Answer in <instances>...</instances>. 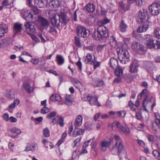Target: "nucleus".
<instances>
[{
  "mask_svg": "<svg viewBox=\"0 0 160 160\" xmlns=\"http://www.w3.org/2000/svg\"><path fill=\"white\" fill-rule=\"evenodd\" d=\"M106 46V45H100L98 46L97 49L98 52H101L103 50L104 47Z\"/></svg>",
  "mask_w": 160,
  "mask_h": 160,
  "instance_id": "bf43d9fd",
  "label": "nucleus"
},
{
  "mask_svg": "<svg viewBox=\"0 0 160 160\" xmlns=\"http://www.w3.org/2000/svg\"><path fill=\"white\" fill-rule=\"evenodd\" d=\"M157 145L158 149L154 150L152 152V154L155 158L158 159L160 158V145L159 144H157Z\"/></svg>",
  "mask_w": 160,
  "mask_h": 160,
  "instance_id": "393cba45",
  "label": "nucleus"
},
{
  "mask_svg": "<svg viewBox=\"0 0 160 160\" xmlns=\"http://www.w3.org/2000/svg\"><path fill=\"white\" fill-rule=\"evenodd\" d=\"M149 96L148 94L145 95V97L142 102V106H150V104L151 102V100L149 98Z\"/></svg>",
  "mask_w": 160,
  "mask_h": 160,
  "instance_id": "a878e982",
  "label": "nucleus"
},
{
  "mask_svg": "<svg viewBox=\"0 0 160 160\" xmlns=\"http://www.w3.org/2000/svg\"><path fill=\"white\" fill-rule=\"evenodd\" d=\"M154 36L156 38L160 39V28H157L154 29L153 32Z\"/></svg>",
  "mask_w": 160,
  "mask_h": 160,
  "instance_id": "58836bf2",
  "label": "nucleus"
},
{
  "mask_svg": "<svg viewBox=\"0 0 160 160\" xmlns=\"http://www.w3.org/2000/svg\"><path fill=\"white\" fill-rule=\"evenodd\" d=\"M38 146L37 144L32 143L28 145L24 151L28 152L31 151L32 152L38 149Z\"/></svg>",
  "mask_w": 160,
  "mask_h": 160,
  "instance_id": "f3484780",
  "label": "nucleus"
},
{
  "mask_svg": "<svg viewBox=\"0 0 160 160\" xmlns=\"http://www.w3.org/2000/svg\"><path fill=\"white\" fill-rule=\"evenodd\" d=\"M35 4L36 6L42 8L46 6L48 3L47 0H35Z\"/></svg>",
  "mask_w": 160,
  "mask_h": 160,
  "instance_id": "dca6fc26",
  "label": "nucleus"
},
{
  "mask_svg": "<svg viewBox=\"0 0 160 160\" xmlns=\"http://www.w3.org/2000/svg\"><path fill=\"white\" fill-rule=\"evenodd\" d=\"M43 134L45 137H48L50 136V132L49 129L46 128L43 130Z\"/></svg>",
  "mask_w": 160,
  "mask_h": 160,
  "instance_id": "de8ad7c7",
  "label": "nucleus"
},
{
  "mask_svg": "<svg viewBox=\"0 0 160 160\" xmlns=\"http://www.w3.org/2000/svg\"><path fill=\"white\" fill-rule=\"evenodd\" d=\"M65 103L69 106L71 105L72 103L71 95H66L65 97Z\"/></svg>",
  "mask_w": 160,
  "mask_h": 160,
  "instance_id": "e433bc0d",
  "label": "nucleus"
},
{
  "mask_svg": "<svg viewBox=\"0 0 160 160\" xmlns=\"http://www.w3.org/2000/svg\"><path fill=\"white\" fill-rule=\"evenodd\" d=\"M92 63H93V64L94 69H95L97 67L100 66L101 64V62H100L96 61L95 59L94 62H92Z\"/></svg>",
  "mask_w": 160,
  "mask_h": 160,
  "instance_id": "13d9d810",
  "label": "nucleus"
},
{
  "mask_svg": "<svg viewBox=\"0 0 160 160\" xmlns=\"http://www.w3.org/2000/svg\"><path fill=\"white\" fill-rule=\"evenodd\" d=\"M23 86L25 91L29 93L33 92V88L30 87V85L27 82H24L23 83Z\"/></svg>",
  "mask_w": 160,
  "mask_h": 160,
  "instance_id": "412c9836",
  "label": "nucleus"
},
{
  "mask_svg": "<svg viewBox=\"0 0 160 160\" xmlns=\"http://www.w3.org/2000/svg\"><path fill=\"white\" fill-rule=\"evenodd\" d=\"M49 4L50 6L52 8L58 7L60 5V2L58 0H51Z\"/></svg>",
  "mask_w": 160,
  "mask_h": 160,
  "instance_id": "f704fd0d",
  "label": "nucleus"
},
{
  "mask_svg": "<svg viewBox=\"0 0 160 160\" xmlns=\"http://www.w3.org/2000/svg\"><path fill=\"white\" fill-rule=\"evenodd\" d=\"M14 93L13 90H11L7 91L5 96L8 98L12 99L14 98Z\"/></svg>",
  "mask_w": 160,
  "mask_h": 160,
  "instance_id": "2f4dec72",
  "label": "nucleus"
},
{
  "mask_svg": "<svg viewBox=\"0 0 160 160\" xmlns=\"http://www.w3.org/2000/svg\"><path fill=\"white\" fill-rule=\"evenodd\" d=\"M38 21L41 24L43 27H48L49 25L48 21L45 18L41 17H38Z\"/></svg>",
  "mask_w": 160,
  "mask_h": 160,
  "instance_id": "4be33fe9",
  "label": "nucleus"
},
{
  "mask_svg": "<svg viewBox=\"0 0 160 160\" xmlns=\"http://www.w3.org/2000/svg\"><path fill=\"white\" fill-rule=\"evenodd\" d=\"M149 12L153 16H156L160 13V2L156 1L149 8Z\"/></svg>",
  "mask_w": 160,
  "mask_h": 160,
  "instance_id": "7ed1b4c3",
  "label": "nucleus"
},
{
  "mask_svg": "<svg viewBox=\"0 0 160 160\" xmlns=\"http://www.w3.org/2000/svg\"><path fill=\"white\" fill-rule=\"evenodd\" d=\"M42 142L44 144V147L47 148H48V147L47 146V145H49L50 147V149L52 148H53V146L52 145V143L50 142H48L47 140V139H44L42 140Z\"/></svg>",
  "mask_w": 160,
  "mask_h": 160,
  "instance_id": "37998d69",
  "label": "nucleus"
},
{
  "mask_svg": "<svg viewBox=\"0 0 160 160\" xmlns=\"http://www.w3.org/2000/svg\"><path fill=\"white\" fill-rule=\"evenodd\" d=\"M93 86L97 87H101L104 85V82L103 81L99 79H95L93 82Z\"/></svg>",
  "mask_w": 160,
  "mask_h": 160,
  "instance_id": "cd10ccee",
  "label": "nucleus"
},
{
  "mask_svg": "<svg viewBox=\"0 0 160 160\" xmlns=\"http://www.w3.org/2000/svg\"><path fill=\"white\" fill-rule=\"evenodd\" d=\"M22 24L17 23H15L14 24V32L15 34H17L21 32L22 29Z\"/></svg>",
  "mask_w": 160,
  "mask_h": 160,
  "instance_id": "bb28decb",
  "label": "nucleus"
},
{
  "mask_svg": "<svg viewBox=\"0 0 160 160\" xmlns=\"http://www.w3.org/2000/svg\"><path fill=\"white\" fill-rule=\"evenodd\" d=\"M91 96L88 94H86L83 95L82 97V98L84 101H88Z\"/></svg>",
  "mask_w": 160,
  "mask_h": 160,
  "instance_id": "3c124183",
  "label": "nucleus"
},
{
  "mask_svg": "<svg viewBox=\"0 0 160 160\" xmlns=\"http://www.w3.org/2000/svg\"><path fill=\"white\" fill-rule=\"evenodd\" d=\"M147 11L144 9L140 10L136 16V21L139 23H144L146 18Z\"/></svg>",
  "mask_w": 160,
  "mask_h": 160,
  "instance_id": "39448f33",
  "label": "nucleus"
},
{
  "mask_svg": "<svg viewBox=\"0 0 160 160\" xmlns=\"http://www.w3.org/2000/svg\"><path fill=\"white\" fill-rule=\"evenodd\" d=\"M56 114L57 112H56L53 111L52 112H50L47 114V118L48 119L51 118L56 116Z\"/></svg>",
  "mask_w": 160,
  "mask_h": 160,
  "instance_id": "8fccbe9b",
  "label": "nucleus"
},
{
  "mask_svg": "<svg viewBox=\"0 0 160 160\" xmlns=\"http://www.w3.org/2000/svg\"><path fill=\"white\" fill-rule=\"evenodd\" d=\"M49 111V109L46 107H44L41 110V113L45 114L47 113Z\"/></svg>",
  "mask_w": 160,
  "mask_h": 160,
  "instance_id": "603ef678",
  "label": "nucleus"
},
{
  "mask_svg": "<svg viewBox=\"0 0 160 160\" xmlns=\"http://www.w3.org/2000/svg\"><path fill=\"white\" fill-rule=\"evenodd\" d=\"M111 126L112 130H115V127L122 131L125 135L128 134L130 132V130L127 126H125V127L122 126L119 122H117L115 123H113L111 125H109V127Z\"/></svg>",
  "mask_w": 160,
  "mask_h": 160,
  "instance_id": "20e7f679",
  "label": "nucleus"
},
{
  "mask_svg": "<svg viewBox=\"0 0 160 160\" xmlns=\"http://www.w3.org/2000/svg\"><path fill=\"white\" fill-rule=\"evenodd\" d=\"M56 58L58 63V65H61L64 63V60L62 56L57 55L56 56Z\"/></svg>",
  "mask_w": 160,
  "mask_h": 160,
  "instance_id": "a19ab883",
  "label": "nucleus"
},
{
  "mask_svg": "<svg viewBox=\"0 0 160 160\" xmlns=\"http://www.w3.org/2000/svg\"><path fill=\"white\" fill-rule=\"evenodd\" d=\"M118 58L120 62L125 64L129 62L130 55L128 51L122 47L117 49Z\"/></svg>",
  "mask_w": 160,
  "mask_h": 160,
  "instance_id": "f03ea898",
  "label": "nucleus"
},
{
  "mask_svg": "<svg viewBox=\"0 0 160 160\" xmlns=\"http://www.w3.org/2000/svg\"><path fill=\"white\" fill-rule=\"evenodd\" d=\"M82 118L81 115L78 116L74 123V125H75V127L80 126L82 123Z\"/></svg>",
  "mask_w": 160,
  "mask_h": 160,
  "instance_id": "c85d7f7f",
  "label": "nucleus"
},
{
  "mask_svg": "<svg viewBox=\"0 0 160 160\" xmlns=\"http://www.w3.org/2000/svg\"><path fill=\"white\" fill-rule=\"evenodd\" d=\"M89 104L91 105H96L98 106H100L98 101V98L95 97L91 96L88 101Z\"/></svg>",
  "mask_w": 160,
  "mask_h": 160,
  "instance_id": "aec40b11",
  "label": "nucleus"
},
{
  "mask_svg": "<svg viewBox=\"0 0 160 160\" xmlns=\"http://www.w3.org/2000/svg\"><path fill=\"white\" fill-rule=\"evenodd\" d=\"M76 65L78 67V68L79 70H82V64L81 62L79 60L76 63Z\"/></svg>",
  "mask_w": 160,
  "mask_h": 160,
  "instance_id": "774afa93",
  "label": "nucleus"
},
{
  "mask_svg": "<svg viewBox=\"0 0 160 160\" xmlns=\"http://www.w3.org/2000/svg\"><path fill=\"white\" fill-rule=\"evenodd\" d=\"M50 99L52 101H57L60 102L61 101L60 96L57 94H52L50 97Z\"/></svg>",
  "mask_w": 160,
  "mask_h": 160,
  "instance_id": "72a5a7b5",
  "label": "nucleus"
},
{
  "mask_svg": "<svg viewBox=\"0 0 160 160\" xmlns=\"http://www.w3.org/2000/svg\"><path fill=\"white\" fill-rule=\"evenodd\" d=\"M3 118L4 120L8 121L9 119V115L8 114L5 113L3 115Z\"/></svg>",
  "mask_w": 160,
  "mask_h": 160,
  "instance_id": "69168bd1",
  "label": "nucleus"
},
{
  "mask_svg": "<svg viewBox=\"0 0 160 160\" xmlns=\"http://www.w3.org/2000/svg\"><path fill=\"white\" fill-rule=\"evenodd\" d=\"M118 116L119 117H122L124 118L125 117L126 112L125 111H119L117 112Z\"/></svg>",
  "mask_w": 160,
  "mask_h": 160,
  "instance_id": "864d4df0",
  "label": "nucleus"
},
{
  "mask_svg": "<svg viewBox=\"0 0 160 160\" xmlns=\"http://www.w3.org/2000/svg\"><path fill=\"white\" fill-rule=\"evenodd\" d=\"M48 32L51 33H52L54 32L57 33V30L51 26H50V29L48 30Z\"/></svg>",
  "mask_w": 160,
  "mask_h": 160,
  "instance_id": "338daca9",
  "label": "nucleus"
},
{
  "mask_svg": "<svg viewBox=\"0 0 160 160\" xmlns=\"http://www.w3.org/2000/svg\"><path fill=\"white\" fill-rule=\"evenodd\" d=\"M26 30L27 31H29L31 32H34L35 30V28L32 24L30 22H27L24 24Z\"/></svg>",
  "mask_w": 160,
  "mask_h": 160,
  "instance_id": "6ab92c4d",
  "label": "nucleus"
},
{
  "mask_svg": "<svg viewBox=\"0 0 160 160\" xmlns=\"http://www.w3.org/2000/svg\"><path fill=\"white\" fill-rule=\"evenodd\" d=\"M8 32V27L6 24L1 23L0 24V38L3 37L5 33Z\"/></svg>",
  "mask_w": 160,
  "mask_h": 160,
  "instance_id": "ddd939ff",
  "label": "nucleus"
},
{
  "mask_svg": "<svg viewBox=\"0 0 160 160\" xmlns=\"http://www.w3.org/2000/svg\"><path fill=\"white\" fill-rule=\"evenodd\" d=\"M60 15L55 14L53 15L51 19V24L53 26L58 27L62 25V22L61 20Z\"/></svg>",
  "mask_w": 160,
  "mask_h": 160,
  "instance_id": "0eeeda50",
  "label": "nucleus"
},
{
  "mask_svg": "<svg viewBox=\"0 0 160 160\" xmlns=\"http://www.w3.org/2000/svg\"><path fill=\"white\" fill-rule=\"evenodd\" d=\"M21 132V131L20 129L17 128H13L9 130V133L10 136L15 137Z\"/></svg>",
  "mask_w": 160,
  "mask_h": 160,
  "instance_id": "4468645a",
  "label": "nucleus"
},
{
  "mask_svg": "<svg viewBox=\"0 0 160 160\" xmlns=\"http://www.w3.org/2000/svg\"><path fill=\"white\" fill-rule=\"evenodd\" d=\"M134 105V104L131 101H130L128 102V106L131 108L132 110L134 111L136 109L133 108V107Z\"/></svg>",
  "mask_w": 160,
  "mask_h": 160,
  "instance_id": "0e129e2a",
  "label": "nucleus"
},
{
  "mask_svg": "<svg viewBox=\"0 0 160 160\" xmlns=\"http://www.w3.org/2000/svg\"><path fill=\"white\" fill-rule=\"evenodd\" d=\"M139 44H140L137 42H133L132 44V48L134 50H137L138 48Z\"/></svg>",
  "mask_w": 160,
  "mask_h": 160,
  "instance_id": "09e8293b",
  "label": "nucleus"
},
{
  "mask_svg": "<svg viewBox=\"0 0 160 160\" xmlns=\"http://www.w3.org/2000/svg\"><path fill=\"white\" fill-rule=\"evenodd\" d=\"M72 160H77L78 158V156L76 154V152H73L72 155Z\"/></svg>",
  "mask_w": 160,
  "mask_h": 160,
  "instance_id": "052dcab7",
  "label": "nucleus"
},
{
  "mask_svg": "<svg viewBox=\"0 0 160 160\" xmlns=\"http://www.w3.org/2000/svg\"><path fill=\"white\" fill-rule=\"evenodd\" d=\"M60 15L61 22H62V24L63 25L68 23L70 20L69 17H68L66 15L64 14H61Z\"/></svg>",
  "mask_w": 160,
  "mask_h": 160,
  "instance_id": "b1692460",
  "label": "nucleus"
},
{
  "mask_svg": "<svg viewBox=\"0 0 160 160\" xmlns=\"http://www.w3.org/2000/svg\"><path fill=\"white\" fill-rule=\"evenodd\" d=\"M114 138L115 141L114 144L115 146H117L118 143L122 142V141L121 139L119 136L115 135L114 136Z\"/></svg>",
  "mask_w": 160,
  "mask_h": 160,
  "instance_id": "c03bdc74",
  "label": "nucleus"
},
{
  "mask_svg": "<svg viewBox=\"0 0 160 160\" xmlns=\"http://www.w3.org/2000/svg\"><path fill=\"white\" fill-rule=\"evenodd\" d=\"M115 148H116V149H117L118 154L120 157H122V156H126V153L125 152V148L122 142L118 143L117 146H114V147H110V148L111 150H113Z\"/></svg>",
  "mask_w": 160,
  "mask_h": 160,
  "instance_id": "6e6552de",
  "label": "nucleus"
},
{
  "mask_svg": "<svg viewBox=\"0 0 160 160\" xmlns=\"http://www.w3.org/2000/svg\"><path fill=\"white\" fill-rule=\"evenodd\" d=\"M138 61L135 59H134L129 66V72L131 73L137 72L138 71Z\"/></svg>",
  "mask_w": 160,
  "mask_h": 160,
  "instance_id": "9d476101",
  "label": "nucleus"
},
{
  "mask_svg": "<svg viewBox=\"0 0 160 160\" xmlns=\"http://www.w3.org/2000/svg\"><path fill=\"white\" fill-rule=\"evenodd\" d=\"M30 37L32 40L35 41L36 42H40L39 39L37 37L32 34H30Z\"/></svg>",
  "mask_w": 160,
  "mask_h": 160,
  "instance_id": "5fc2aeb1",
  "label": "nucleus"
},
{
  "mask_svg": "<svg viewBox=\"0 0 160 160\" xmlns=\"http://www.w3.org/2000/svg\"><path fill=\"white\" fill-rule=\"evenodd\" d=\"M84 132V129H79L76 130L74 131L72 135L73 137H76L78 135L82 134Z\"/></svg>",
  "mask_w": 160,
  "mask_h": 160,
  "instance_id": "c9c22d12",
  "label": "nucleus"
},
{
  "mask_svg": "<svg viewBox=\"0 0 160 160\" xmlns=\"http://www.w3.org/2000/svg\"><path fill=\"white\" fill-rule=\"evenodd\" d=\"M63 121L64 120L62 117L57 116L52 119V122L53 124L58 123L61 127H63L64 125Z\"/></svg>",
  "mask_w": 160,
  "mask_h": 160,
  "instance_id": "f8f14e48",
  "label": "nucleus"
},
{
  "mask_svg": "<svg viewBox=\"0 0 160 160\" xmlns=\"http://www.w3.org/2000/svg\"><path fill=\"white\" fill-rule=\"evenodd\" d=\"M85 126L86 129L89 130L93 129L94 128V126L91 124H86Z\"/></svg>",
  "mask_w": 160,
  "mask_h": 160,
  "instance_id": "4d7b16f0",
  "label": "nucleus"
},
{
  "mask_svg": "<svg viewBox=\"0 0 160 160\" xmlns=\"http://www.w3.org/2000/svg\"><path fill=\"white\" fill-rule=\"evenodd\" d=\"M127 28V25L125 23L123 20H122L119 25L120 31L122 32H125L126 31Z\"/></svg>",
  "mask_w": 160,
  "mask_h": 160,
  "instance_id": "c756f323",
  "label": "nucleus"
},
{
  "mask_svg": "<svg viewBox=\"0 0 160 160\" xmlns=\"http://www.w3.org/2000/svg\"><path fill=\"white\" fill-rule=\"evenodd\" d=\"M110 41V45L113 47H115L117 44V41L115 38L113 36H112L111 38Z\"/></svg>",
  "mask_w": 160,
  "mask_h": 160,
  "instance_id": "a18cd8bd",
  "label": "nucleus"
},
{
  "mask_svg": "<svg viewBox=\"0 0 160 160\" xmlns=\"http://www.w3.org/2000/svg\"><path fill=\"white\" fill-rule=\"evenodd\" d=\"M110 63L111 67L114 69L116 68H117L118 67H121L118 66V60L113 58H111L110 60Z\"/></svg>",
  "mask_w": 160,
  "mask_h": 160,
  "instance_id": "a211bd4d",
  "label": "nucleus"
},
{
  "mask_svg": "<svg viewBox=\"0 0 160 160\" xmlns=\"http://www.w3.org/2000/svg\"><path fill=\"white\" fill-rule=\"evenodd\" d=\"M23 16L26 20H29L30 18H33V16L32 15L31 13L28 11L24 12Z\"/></svg>",
  "mask_w": 160,
  "mask_h": 160,
  "instance_id": "ea45409f",
  "label": "nucleus"
},
{
  "mask_svg": "<svg viewBox=\"0 0 160 160\" xmlns=\"http://www.w3.org/2000/svg\"><path fill=\"white\" fill-rule=\"evenodd\" d=\"M95 6L92 3L88 4L86 6V9L89 12H93L95 10Z\"/></svg>",
  "mask_w": 160,
  "mask_h": 160,
  "instance_id": "473e14b6",
  "label": "nucleus"
},
{
  "mask_svg": "<svg viewBox=\"0 0 160 160\" xmlns=\"http://www.w3.org/2000/svg\"><path fill=\"white\" fill-rule=\"evenodd\" d=\"M140 54H143L145 53L146 51V48L142 44H139L138 48L137 50Z\"/></svg>",
  "mask_w": 160,
  "mask_h": 160,
  "instance_id": "4c0bfd02",
  "label": "nucleus"
},
{
  "mask_svg": "<svg viewBox=\"0 0 160 160\" xmlns=\"http://www.w3.org/2000/svg\"><path fill=\"white\" fill-rule=\"evenodd\" d=\"M75 42L76 45L77 46L80 47L81 46V43L79 39L76 37H75Z\"/></svg>",
  "mask_w": 160,
  "mask_h": 160,
  "instance_id": "680f3d73",
  "label": "nucleus"
},
{
  "mask_svg": "<svg viewBox=\"0 0 160 160\" xmlns=\"http://www.w3.org/2000/svg\"><path fill=\"white\" fill-rule=\"evenodd\" d=\"M149 27V24L142 25L140 26L138 28L137 31L138 32H142L147 31Z\"/></svg>",
  "mask_w": 160,
  "mask_h": 160,
  "instance_id": "5701e85b",
  "label": "nucleus"
},
{
  "mask_svg": "<svg viewBox=\"0 0 160 160\" xmlns=\"http://www.w3.org/2000/svg\"><path fill=\"white\" fill-rule=\"evenodd\" d=\"M119 7L121 9L126 11L130 9V6L128 4L120 2L119 3Z\"/></svg>",
  "mask_w": 160,
  "mask_h": 160,
  "instance_id": "7c9ffc66",
  "label": "nucleus"
},
{
  "mask_svg": "<svg viewBox=\"0 0 160 160\" xmlns=\"http://www.w3.org/2000/svg\"><path fill=\"white\" fill-rule=\"evenodd\" d=\"M109 143L107 141L103 142L101 143V149L103 151H105L107 148L109 146Z\"/></svg>",
  "mask_w": 160,
  "mask_h": 160,
  "instance_id": "79ce46f5",
  "label": "nucleus"
},
{
  "mask_svg": "<svg viewBox=\"0 0 160 160\" xmlns=\"http://www.w3.org/2000/svg\"><path fill=\"white\" fill-rule=\"evenodd\" d=\"M143 38L148 48L151 49L155 48V44L154 43V39L153 36L150 34H146L144 36Z\"/></svg>",
  "mask_w": 160,
  "mask_h": 160,
  "instance_id": "423d86ee",
  "label": "nucleus"
},
{
  "mask_svg": "<svg viewBox=\"0 0 160 160\" xmlns=\"http://www.w3.org/2000/svg\"><path fill=\"white\" fill-rule=\"evenodd\" d=\"M108 35V30L105 26L102 25L98 27L97 31L93 32L92 36L93 39L98 40L106 38Z\"/></svg>",
  "mask_w": 160,
  "mask_h": 160,
  "instance_id": "f257e3e1",
  "label": "nucleus"
},
{
  "mask_svg": "<svg viewBox=\"0 0 160 160\" xmlns=\"http://www.w3.org/2000/svg\"><path fill=\"white\" fill-rule=\"evenodd\" d=\"M74 85L75 87L77 88H78L80 86V85H81V83L78 81H75V82H74Z\"/></svg>",
  "mask_w": 160,
  "mask_h": 160,
  "instance_id": "e2e57ef3",
  "label": "nucleus"
},
{
  "mask_svg": "<svg viewBox=\"0 0 160 160\" xmlns=\"http://www.w3.org/2000/svg\"><path fill=\"white\" fill-rule=\"evenodd\" d=\"M77 32L79 37H85L89 34V31L84 27L78 26L77 28Z\"/></svg>",
  "mask_w": 160,
  "mask_h": 160,
  "instance_id": "1a4fd4ad",
  "label": "nucleus"
},
{
  "mask_svg": "<svg viewBox=\"0 0 160 160\" xmlns=\"http://www.w3.org/2000/svg\"><path fill=\"white\" fill-rule=\"evenodd\" d=\"M95 58L93 53H88L86 56L84 62L86 63H88L89 62L92 63V62H94Z\"/></svg>",
  "mask_w": 160,
  "mask_h": 160,
  "instance_id": "2eb2a0df",
  "label": "nucleus"
},
{
  "mask_svg": "<svg viewBox=\"0 0 160 160\" xmlns=\"http://www.w3.org/2000/svg\"><path fill=\"white\" fill-rule=\"evenodd\" d=\"M114 73L117 77L114 79L113 82L115 83H118L121 80V76L123 74V70L121 67H118L115 70Z\"/></svg>",
  "mask_w": 160,
  "mask_h": 160,
  "instance_id": "9b49d317",
  "label": "nucleus"
},
{
  "mask_svg": "<svg viewBox=\"0 0 160 160\" xmlns=\"http://www.w3.org/2000/svg\"><path fill=\"white\" fill-rule=\"evenodd\" d=\"M144 0H134V2H135L136 5L138 6H141L143 4Z\"/></svg>",
  "mask_w": 160,
  "mask_h": 160,
  "instance_id": "6e6d98bb",
  "label": "nucleus"
},
{
  "mask_svg": "<svg viewBox=\"0 0 160 160\" xmlns=\"http://www.w3.org/2000/svg\"><path fill=\"white\" fill-rule=\"evenodd\" d=\"M19 103V100L18 99H16L14 101L13 103L11 104L9 106V108L10 109H12L14 108L16 105H18Z\"/></svg>",
  "mask_w": 160,
  "mask_h": 160,
  "instance_id": "49530a36",
  "label": "nucleus"
}]
</instances>
